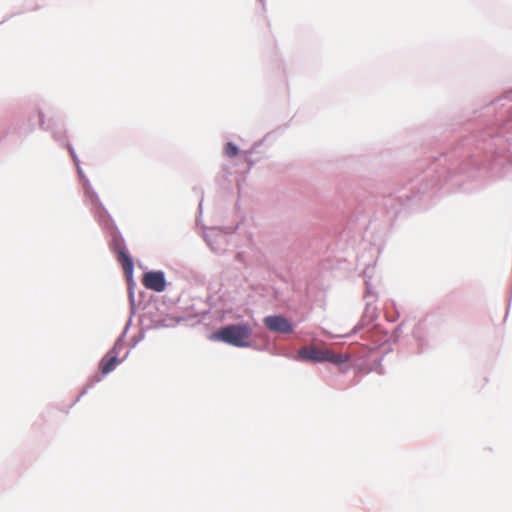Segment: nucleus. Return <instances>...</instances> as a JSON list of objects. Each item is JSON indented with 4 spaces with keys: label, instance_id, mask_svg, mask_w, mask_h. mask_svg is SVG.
<instances>
[{
    "label": "nucleus",
    "instance_id": "f257e3e1",
    "mask_svg": "<svg viewBox=\"0 0 512 512\" xmlns=\"http://www.w3.org/2000/svg\"><path fill=\"white\" fill-rule=\"evenodd\" d=\"M495 133L494 129L475 131L462 138L449 151L435 157L421 173L400 189L383 196L381 206L369 221L368 227L389 229L408 210L426 209L441 190L450 192L458 175L474 176L485 164V157L496 150Z\"/></svg>",
    "mask_w": 512,
    "mask_h": 512
},
{
    "label": "nucleus",
    "instance_id": "f03ea898",
    "mask_svg": "<svg viewBox=\"0 0 512 512\" xmlns=\"http://www.w3.org/2000/svg\"><path fill=\"white\" fill-rule=\"evenodd\" d=\"M378 316L377 306L367 302L360 320L344 337L350 338L352 335L362 332L361 339L365 341L363 343L365 349L371 350V353L379 355L383 359L386 354L393 351L392 344L399 340L404 323L398 324L392 334L388 336V332L376 324Z\"/></svg>",
    "mask_w": 512,
    "mask_h": 512
},
{
    "label": "nucleus",
    "instance_id": "7ed1b4c3",
    "mask_svg": "<svg viewBox=\"0 0 512 512\" xmlns=\"http://www.w3.org/2000/svg\"><path fill=\"white\" fill-rule=\"evenodd\" d=\"M77 175L84 192V203L90 209L94 220L101 228L112 254L120 253L128 249L124 236L118 228L115 220L108 212L99 198L98 193L92 187L81 166L76 167Z\"/></svg>",
    "mask_w": 512,
    "mask_h": 512
},
{
    "label": "nucleus",
    "instance_id": "20e7f679",
    "mask_svg": "<svg viewBox=\"0 0 512 512\" xmlns=\"http://www.w3.org/2000/svg\"><path fill=\"white\" fill-rule=\"evenodd\" d=\"M322 358L323 363L334 364L341 373L353 369L356 375H365L373 371L380 375L384 374L382 357L371 353L369 349H365L364 344L360 342H352L347 350L342 353L323 350Z\"/></svg>",
    "mask_w": 512,
    "mask_h": 512
},
{
    "label": "nucleus",
    "instance_id": "39448f33",
    "mask_svg": "<svg viewBox=\"0 0 512 512\" xmlns=\"http://www.w3.org/2000/svg\"><path fill=\"white\" fill-rule=\"evenodd\" d=\"M322 358L323 363L334 364L341 373L353 369L356 375H365L373 371L380 375L384 374L382 357L371 353L369 349H365L364 344L360 342H352L347 350L342 353L323 350Z\"/></svg>",
    "mask_w": 512,
    "mask_h": 512
},
{
    "label": "nucleus",
    "instance_id": "423d86ee",
    "mask_svg": "<svg viewBox=\"0 0 512 512\" xmlns=\"http://www.w3.org/2000/svg\"><path fill=\"white\" fill-rule=\"evenodd\" d=\"M252 334L253 329L251 324L242 320L221 326L211 333L210 339L237 348H253L259 351L267 350L269 348L270 341H267L261 346L254 344L250 339Z\"/></svg>",
    "mask_w": 512,
    "mask_h": 512
},
{
    "label": "nucleus",
    "instance_id": "0eeeda50",
    "mask_svg": "<svg viewBox=\"0 0 512 512\" xmlns=\"http://www.w3.org/2000/svg\"><path fill=\"white\" fill-rule=\"evenodd\" d=\"M117 260V262L121 265L124 275L127 280V292H128V300H129V319L127 320L123 331L115 340L113 346L110 350H114L115 353L120 354V351L123 349L126 343L127 333L132 325L133 316L137 312L136 299H135V287L136 283L133 278L134 274V259L129 252V249H125L124 251H120V253L113 254Z\"/></svg>",
    "mask_w": 512,
    "mask_h": 512
},
{
    "label": "nucleus",
    "instance_id": "6e6552de",
    "mask_svg": "<svg viewBox=\"0 0 512 512\" xmlns=\"http://www.w3.org/2000/svg\"><path fill=\"white\" fill-rule=\"evenodd\" d=\"M130 350H127L122 357H119V354L115 353L114 350H108L105 355L100 359L98 363V371L91 375L83 390L76 397V399L70 404L69 408L74 406L80 399L88 393V391L94 387L97 383L102 381V379L113 372L118 365L123 363L129 356Z\"/></svg>",
    "mask_w": 512,
    "mask_h": 512
},
{
    "label": "nucleus",
    "instance_id": "1a4fd4ad",
    "mask_svg": "<svg viewBox=\"0 0 512 512\" xmlns=\"http://www.w3.org/2000/svg\"><path fill=\"white\" fill-rule=\"evenodd\" d=\"M440 323L435 315H426L414 326L412 335L417 345L419 354L431 349L439 333Z\"/></svg>",
    "mask_w": 512,
    "mask_h": 512
},
{
    "label": "nucleus",
    "instance_id": "9d476101",
    "mask_svg": "<svg viewBox=\"0 0 512 512\" xmlns=\"http://www.w3.org/2000/svg\"><path fill=\"white\" fill-rule=\"evenodd\" d=\"M263 326L267 331L284 338L295 333L297 324L285 314L274 313L263 318Z\"/></svg>",
    "mask_w": 512,
    "mask_h": 512
},
{
    "label": "nucleus",
    "instance_id": "9b49d317",
    "mask_svg": "<svg viewBox=\"0 0 512 512\" xmlns=\"http://www.w3.org/2000/svg\"><path fill=\"white\" fill-rule=\"evenodd\" d=\"M238 227L239 225L233 228H227L228 231H224L219 227L205 228L203 231V239L214 253L221 254L226 250L227 234L235 232Z\"/></svg>",
    "mask_w": 512,
    "mask_h": 512
},
{
    "label": "nucleus",
    "instance_id": "f8f14e48",
    "mask_svg": "<svg viewBox=\"0 0 512 512\" xmlns=\"http://www.w3.org/2000/svg\"><path fill=\"white\" fill-rule=\"evenodd\" d=\"M39 126L42 130L50 131L53 139L60 145L64 146L67 140L66 130L62 124H58L56 120L50 118L46 120L42 110H38Z\"/></svg>",
    "mask_w": 512,
    "mask_h": 512
},
{
    "label": "nucleus",
    "instance_id": "ddd939ff",
    "mask_svg": "<svg viewBox=\"0 0 512 512\" xmlns=\"http://www.w3.org/2000/svg\"><path fill=\"white\" fill-rule=\"evenodd\" d=\"M212 299L210 295L206 299L200 297L193 298L191 305L187 306L185 309L187 316L200 318L201 320L205 319L213 307L211 303Z\"/></svg>",
    "mask_w": 512,
    "mask_h": 512
},
{
    "label": "nucleus",
    "instance_id": "4468645a",
    "mask_svg": "<svg viewBox=\"0 0 512 512\" xmlns=\"http://www.w3.org/2000/svg\"><path fill=\"white\" fill-rule=\"evenodd\" d=\"M144 286L154 292L161 293L166 290L167 281L165 272L162 270H150L144 273Z\"/></svg>",
    "mask_w": 512,
    "mask_h": 512
},
{
    "label": "nucleus",
    "instance_id": "2eb2a0df",
    "mask_svg": "<svg viewBox=\"0 0 512 512\" xmlns=\"http://www.w3.org/2000/svg\"><path fill=\"white\" fill-rule=\"evenodd\" d=\"M365 209L362 203H358L356 205L355 199L350 198L345 201L344 207L342 208V213L348 218L349 222H354L359 220L360 216L363 215Z\"/></svg>",
    "mask_w": 512,
    "mask_h": 512
},
{
    "label": "nucleus",
    "instance_id": "dca6fc26",
    "mask_svg": "<svg viewBox=\"0 0 512 512\" xmlns=\"http://www.w3.org/2000/svg\"><path fill=\"white\" fill-rule=\"evenodd\" d=\"M30 124L24 120L15 119L10 125V133L16 135L18 138H26L33 131L31 130Z\"/></svg>",
    "mask_w": 512,
    "mask_h": 512
},
{
    "label": "nucleus",
    "instance_id": "f3484780",
    "mask_svg": "<svg viewBox=\"0 0 512 512\" xmlns=\"http://www.w3.org/2000/svg\"><path fill=\"white\" fill-rule=\"evenodd\" d=\"M322 351L323 350L314 347L307 348L299 352V358L312 360L316 363H323Z\"/></svg>",
    "mask_w": 512,
    "mask_h": 512
},
{
    "label": "nucleus",
    "instance_id": "a211bd4d",
    "mask_svg": "<svg viewBox=\"0 0 512 512\" xmlns=\"http://www.w3.org/2000/svg\"><path fill=\"white\" fill-rule=\"evenodd\" d=\"M239 152H240L239 146L236 143H234L233 141H228L225 143L224 148H223L224 156H226L228 158H234V157L238 156Z\"/></svg>",
    "mask_w": 512,
    "mask_h": 512
},
{
    "label": "nucleus",
    "instance_id": "6ab92c4d",
    "mask_svg": "<svg viewBox=\"0 0 512 512\" xmlns=\"http://www.w3.org/2000/svg\"><path fill=\"white\" fill-rule=\"evenodd\" d=\"M364 283H365L364 298L366 299V303L371 302L374 305L373 302L375 301L376 293L373 289V286H372L370 280L365 279Z\"/></svg>",
    "mask_w": 512,
    "mask_h": 512
},
{
    "label": "nucleus",
    "instance_id": "aec40b11",
    "mask_svg": "<svg viewBox=\"0 0 512 512\" xmlns=\"http://www.w3.org/2000/svg\"><path fill=\"white\" fill-rule=\"evenodd\" d=\"M38 110H41V109L39 107H36L35 112L30 113L28 115L27 119L24 120L26 123L30 124L29 126H31L32 131L35 130L36 124L37 123L39 124Z\"/></svg>",
    "mask_w": 512,
    "mask_h": 512
},
{
    "label": "nucleus",
    "instance_id": "412c9836",
    "mask_svg": "<svg viewBox=\"0 0 512 512\" xmlns=\"http://www.w3.org/2000/svg\"><path fill=\"white\" fill-rule=\"evenodd\" d=\"M145 337V334L144 332H140L136 335H133L130 339V342H129V349L131 351V349L135 348Z\"/></svg>",
    "mask_w": 512,
    "mask_h": 512
},
{
    "label": "nucleus",
    "instance_id": "4be33fe9",
    "mask_svg": "<svg viewBox=\"0 0 512 512\" xmlns=\"http://www.w3.org/2000/svg\"><path fill=\"white\" fill-rule=\"evenodd\" d=\"M63 147H65L67 149L71 158H73V156L77 154L73 145L70 142H65V145Z\"/></svg>",
    "mask_w": 512,
    "mask_h": 512
},
{
    "label": "nucleus",
    "instance_id": "5701e85b",
    "mask_svg": "<svg viewBox=\"0 0 512 512\" xmlns=\"http://www.w3.org/2000/svg\"><path fill=\"white\" fill-rule=\"evenodd\" d=\"M262 145V141L255 142L249 151H246V155H251L254 152H257V149Z\"/></svg>",
    "mask_w": 512,
    "mask_h": 512
},
{
    "label": "nucleus",
    "instance_id": "b1692460",
    "mask_svg": "<svg viewBox=\"0 0 512 512\" xmlns=\"http://www.w3.org/2000/svg\"><path fill=\"white\" fill-rule=\"evenodd\" d=\"M40 2L41 3L37 4L35 7H28L27 9L30 11H34V10L40 9L41 7H43L46 4L45 0H40Z\"/></svg>",
    "mask_w": 512,
    "mask_h": 512
},
{
    "label": "nucleus",
    "instance_id": "393cba45",
    "mask_svg": "<svg viewBox=\"0 0 512 512\" xmlns=\"http://www.w3.org/2000/svg\"><path fill=\"white\" fill-rule=\"evenodd\" d=\"M72 160H73V163L75 165V168L78 167V166H81L80 165V160H79L77 154L73 156Z\"/></svg>",
    "mask_w": 512,
    "mask_h": 512
},
{
    "label": "nucleus",
    "instance_id": "a878e982",
    "mask_svg": "<svg viewBox=\"0 0 512 512\" xmlns=\"http://www.w3.org/2000/svg\"><path fill=\"white\" fill-rule=\"evenodd\" d=\"M258 1L261 3L263 10H266V0H258Z\"/></svg>",
    "mask_w": 512,
    "mask_h": 512
},
{
    "label": "nucleus",
    "instance_id": "bb28decb",
    "mask_svg": "<svg viewBox=\"0 0 512 512\" xmlns=\"http://www.w3.org/2000/svg\"><path fill=\"white\" fill-rule=\"evenodd\" d=\"M145 295H146V293H145L144 291H141V292L139 293V297H140V298H144V297H145Z\"/></svg>",
    "mask_w": 512,
    "mask_h": 512
},
{
    "label": "nucleus",
    "instance_id": "cd10ccee",
    "mask_svg": "<svg viewBox=\"0 0 512 512\" xmlns=\"http://www.w3.org/2000/svg\"><path fill=\"white\" fill-rule=\"evenodd\" d=\"M198 208H199V211L201 213L202 212V201L199 203V207Z\"/></svg>",
    "mask_w": 512,
    "mask_h": 512
},
{
    "label": "nucleus",
    "instance_id": "c85d7f7f",
    "mask_svg": "<svg viewBox=\"0 0 512 512\" xmlns=\"http://www.w3.org/2000/svg\"><path fill=\"white\" fill-rule=\"evenodd\" d=\"M399 317V314H397V316L393 319H390L391 322H394L397 318Z\"/></svg>",
    "mask_w": 512,
    "mask_h": 512
},
{
    "label": "nucleus",
    "instance_id": "c756f323",
    "mask_svg": "<svg viewBox=\"0 0 512 512\" xmlns=\"http://www.w3.org/2000/svg\"><path fill=\"white\" fill-rule=\"evenodd\" d=\"M367 271H368V268L364 270V275L366 276L367 275Z\"/></svg>",
    "mask_w": 512,
    "mask_h": 512
}]
</instances>
